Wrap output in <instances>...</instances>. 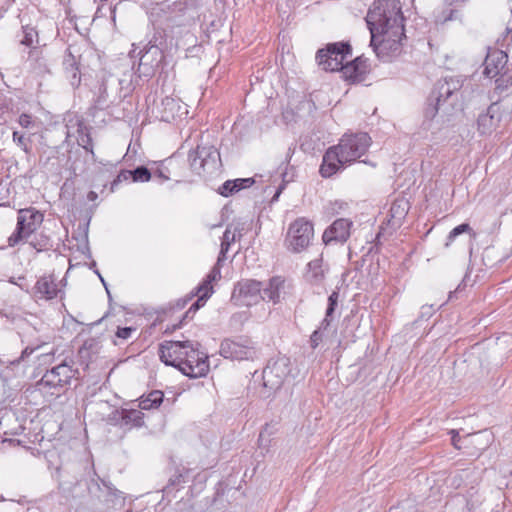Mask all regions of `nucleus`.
<instances>
[{"label": "nucleus", "mask_w": 512, "mask_h": 512, "mask_svg": "<svg viewBox=\"0 0 512 512\" xmlns=\"http://www.w3.org/2000/svg\"><path fill=\"white\" fill-rule=\"evenodd\" d=\"M371 34L370 46L397 50L404 34V17L399 0H376L365 18Z\"/></svg>", "instance_id": "1"}, {"label": "nucleus", "mask_w": 512, "mask_h": 512, "mask_svg": "<svg viewBox=\"0 0 512 512\" xmlns=\"http://www.w3.org/2000/svg\"><path fill=\"white\" fill-rule=\"evenodd\" d=\"M371 145V137L365 133L345 134L337 145L331 146L323 155L319 172L329 178L341 168L351 165L361 158Z\"/></svg>", "instance_id": "2"}, {"label": "nucleus", "mask_w": 512, "mask_h": 512, "mask_svg": "<svg viewBox=\"0 0 512 512\" xmlns=\"http://www.w3.org/2000/svg\"><path fill=\"white\" fill-rule=\"evenodd\" d=\"M463 85L460 77H450L444 83H440L437 88L435 103L428 104L424 116L426 119L433 120L438 114L441 116L450 115L454 102L457 98V92Z\"/></svg>", "instance_id": "3"}, {"label": "nucleus", "mask_w": 512, "mask_h": 512, "mask_svg": "<svg viewBox=\"0 0 512 512\" xmlns=\"http://www.w3.org/2000/svg\"><path fill=\"white\" fill-rule=\"evenodd\" d=\"M352 50L349 43L336 42L327 44L325 48L316 53L318 65L325 71H339L344 66V61L351 56Z\"/></svg>", "instance_id": "4"}, {"label": "nucleus", "mask_w": 512, "mask_h": 512, "mask_svg": "<svg viewBox=\"0 0 512 512\" xmlns=\"http://www.w3.org/2000/svg\"><path fill=\"white\" fill-rule=\"evenodd\" d=\"M314 238L313 223L304 217L297 218L289 225L286 243L289 250L300 253L308 248Z\"/></svg>", "instance_id": "5"}, {"label": "nucleus", "mask_w": 512, "mask_h": 512, "mask_svg": "<svg viewBox=\"0 0 512 512\" xmlns=\"http://www.w3.org/2000/svg\"><path fill=\"white\" fill-rule=\"evenodd\" d=\"M290 373L289 359L280 357L275 361H271L263 370V388L265 391L262 393L264 397H269L272 393L281 388L285 379Z\"/></svg>", "instance_id": "6"}, {"label": "nucleus", "mask_w": 512, "mask_h": 512, "mask_svg": "<svg viewBox=\"0 0 512 512\" xmlns=\"http://www.w3.org/2000/svg\"><path fill=\"white\" fill-rule=\"evenodd\" d=\"M43 222V215L34 208L20 209L15 232L8 238L9 246L17 245L22 239L29 237Z\"/></svg>", "instance_id": "7"}, {"label": "nucleus", "mask_w": 512, "mask_h": 512, "mask_svg": "<svg viewBox=\"0 0 512 512\" xmlns=\"http://www.w3.org/2000/svg\"><path fill=\"white\" fill-rule=\"evenodd\" d=\"M220 354L224 358L237 361L254 360L258 357L254 343L250 339L242 337L235 340H223L220 345Z\"/></svg>", "instance_id": "8"}, {"label": "nucleus", "mask_w": 512, "mask_h": 512, "mask_svg": "<svg viewBox=\"0 0 512 512\" xmlns=\"http://www.w3.org/2000/svg\"><path fill=\"white\" fill-rule=\"evenodd\" d=\"M72 360H63L60 364L48 370L38 382L41 389L45 388H62L69 384L71 379L78 374V370L74 369Z\"/></svg>", "instance_id": "9"}, {"label": "nucleus", "mask_w": 512, "mask_h": 512, "mask_svg": "<svg viewBox=\"0 0 512 512\" xmlns=\"http://www.w3.org/2000/svg\"><path fill=\"white\" fill-rule=\"evenodd\" d=\"M197 346L198 343L191 341V347L187 348V356L181 366V372L190 378L205 376L209 370L207 355L200 352Z\"/></svg>", "instance_id": "10"}, {"label": "nucleus", "mask_w": 512, "mask_h": 512, "mask_svg": "<svg viewBox=\"0 0 512 512\" xmlns=\"http://www.w3.org/2000/svg\"><path fill=\"white\" fill-rule=\"evenodd\" d=\"M191 347V341H165L159 346V356L163 363L173 366L181 371L187 348Z\"/></svg>", "instance_id": "11"}, {"label": "nucleus", "mask_w": 512, "mask_h": 512, "mask_svg": "<svg viewBox=\"0 0 512 512\" xmlns=\"http://www.w3.org/2000/svg\"><path fill=\"white\" fill-rule=\"evenodd\" d=\"M122 83V80H116L112 77L103 79L94 98V107L104 110L109 108L110 105L121 101L122 96L118 94L117 86L122 85Z\"/></svg>", "instance_id": "12"}, {"label": "nucleus", "mask_w": 512, "mask_h": 512, "mask_svg": "<svg viewBox=\"0 0 512 512\" xmlns=\"http://www.w3.org/2000/svg\"><path fill=\"white\" fill-rule=\"evenodd\" d=\"M261 282L246 279L239 281L233 290L232 298H237L242 304L250 306L261 299Z\"/></svg>", "instance_id": "13"}, {"label": "nucleus", "mask_w": 512, "mask_h": 512, "mask_svg": "<svg viewBox=\"0 0 512 512\" xmlns=\"http://www.w3.org/2000/svg\"><path fill=\"white\" fill-rule=\"evenodd\" d=\"M352 221L339 218L335 220L323 233L322 240L325 245L344 243L350 237Z\"/></svg>", "instance_id": "14"}, {"label": "nucleus", "mask_w": 512, "mask_h": 512, "mask_svg": "<svg viewBox=\"0 0 512 512\" xmlns=\"http://www.w3.org/2000/svg\"><path fill=\"white\" fill-rule=\"evenodd\" d=\"M156 116L164 122L174 121L177 117L187 113L179 99L166 96L155 106Z\"/></svg>", "instance_id": "15"}, {"label": "nucleus", "mask_w": 512, "mask_h": 512, "mask_svg": "<svg viewBox=\"0 0 512 512\" xmlns=\"http://www.w3.org/2000/svg\"><path fill=\"white\" fill-rule=\"evenodd\" d=\"M341 71L347 80L362 82L369 71V65L366 58L357 57L353 61L344 64Z\"/></svg>", "instance_id": "16"}, {"label": "nucleus", "mask_w": 512, "mask_h": 512, "mask_svg": "<svg viewBox=\"0 0 512 512\" xmlns=\"http://www.w3.org/2000/svg\"><path fill=\"white\" fill-rule=\"evenodd\" d=\"M508 61V56L501 50L489 52L484 61V75L494 78L504 70Z\"/></svg>", "instance_id": "17"}, {"label": "nucleus", "mask_w": 512, "mask_h": 512, "mask_svg": "<svg viewBox=\"0 0 512 512\" xmlns=\"http://www.w3.org/2000/svg\"><path fill=\"white\" fill-rule=\"evenodd\" d=\"M500 121V107L497 103H492L485 113H481L477 119L478 130L481 134L491 133Z\"/></svg>", "instance_id": "18"}, {"label": "nucleus", "mask_w": 512, "mask_h": 512, "mask_svg": "<svg viewBox=\"0 0 512 512\" xmlns=\"http://www.w3.org/2000/svg\"><path fill=\"white\" fill-rule=\"evenodd\" d=\"M58 292L55 279L51 275L40 277L33 287L34 297L40 300H51L57 296Z\"/></svg>", "instance_id": "19"}, {"label": "nucleus", "mask_w": 512, "mask_h": 512, "mask_svg": "<svg viewBox=\"0 0 512 512\" xmlns=\"http://www.w3.org/2000/svg\"><path fill=\"white\" fill-rule=\"evenodd\" d=\"M140 61L138 65V69L136 71V74L139 78L145 77L150 78L154 75L155 67L158 66L159 61H156V63H146V59L150 56H160V59L162 58V52L161 50L155 46L151 45L148 48H145V51H140Z\"/></svg>", "instance_id": "20"}, {"label": "nucleus", "mask_w": 512, "mask_h": 512, "mask_svg": "<svg viewBox=\"0 0 512 512\" xmlns=\"http://www.w3.org/2000/svg\"><path fill=\"white\" fill-rule=\"evenodd\" d=\"M63 69L67 80L73 88H77L81 83L79 63L76 57L68 50L63 59Z\"/></svg>", "instance_id": "21"}, {"label": "nucleus", "mask_w": 512, "mask_h": 512, "mask_svg": "<svg viewBox=\"0 0 512 512\" xmlns=\"http://www.w3.org/2000/svg\"><path fill=\"white\" fill-rule=\"evenodd\" d=\"M285 281L279 276L272 277L266 287H262L261 299L278 303L284 289Z\"/></svg>", "instance_id": "22"}, {"label": "nucleus", "mask_w": 512, "mask_h": 512, "mask_svg": "<svg viewBox=\"0 0 512 512\" xmlns=\"http://www.w3.org/2000/svg\"><path fill=\"white\" fill-rule=\"evenodd\" d=\"M197 149L207 171L216 169L217 161L220 160L218 150L214 146H197Z\"/></svg>", "instance_id": "23"}, {"label": "nucleus", "mask_w": 512, "mask_h": 512, "mask_svg": "<svg viewBox=\"0 0 512 512\" xmlns=\"http://www.w3.org/2000/svg\"><path fill=\"white\" fill-rule=\"evenodd\" d=\"M326 270L322 257L316 258L307 264L306 277L311 283L318 284L323 281Z\"/></svg>", "instance_id": "24"}, {"label": "nucleus", "mask_w": 512, "mask_h": 512, "mask_svg": "<svg viewBox=\"0 0 512 512\" xmlns=\"http://www.w3.org/2000/svg\"><path fill=\"white\" fill-rule=\"evenodd\" d=\"M222 264L223 263L218 264V261L216 262L204 281L192 291V297H196V295L201 293L203 290L213 292L211 283L221 278L220 267Z\"/></svg>", "instance_id": "25"}, {"label": "nucleus", "mask_w": 512, "mask_h": 512, "mask_svg": "<svg viewBox=\"0 0 512 512\" xmlns=\"http://www.w3.org/2000/svg\"><path fill=\"white\" fill-rule=\"evenodd\" d=\"M464 233L469 235L471 242L474 241L477 237L476 232L471 228V226L468 223H462V224L456 226L455 228H453L449 232L444 246L446 248L449 247L459 235L464 234Z\"/></svg>", "instance_id": "26"}, {"label": "nucleus", "mask_w": 512, "mask_h": 512, "mask_svg": "<svg viewBox=\"0 0 512 512\" xmlns=\"http://www.w3.org/2000/svg\"><path fill=\"white\" fill-rule=\"evenodd\" d=\"M164 394L160 390L151 391L146 397H142L139 401V408L141 410H149L157 408L163 401Z\"/></svg>", "instance_id": "27"}, {"label": "nucleus", "mask_w": 512, "mask_h": 512, "mask_svg": "<svg viewBox=\"0 0 512 512\" xmlns=\"http://www.w3.org/2000/svg\"><path fill=\"white\" fill-rule=\"evenodd\" d=\"M237 240L239 239L236 237L235 233H232V228L227 226L222 237L218 264H221L226 260V253L229 251L231 244Z\"/></svg>", "instance_id": "28"}, {"label": "nucleus", "mask_w": 512, "mask_h": 512, "mask_svg": "<svg viewBox=\"0 0 512 512\" xmlns=\"http://www.w3.org/2000/svg\"><path fill=\"white\" fill-rule=\"evenodd\" d=\"M121 415L122 421L125 424H131L133 426H141L143 424V413L141 409H124Z\"/></svg>", "instance_id": "29"}, {"label": "nucleus", "mask_w": 512, "mask_h": 512, "mask_svg": "<svg viewBox=\"0 0 512 512\" xmlns=\"http://www.w3.org/2000/svg\"><path fill=\"white\" fill-rule=\"evenodd\" d=\"M211 291L203 290L201 293L197 294L198 299L190 306L188 311L185 313L183 320L192 319L194 314L199 310L200 307L204 306L207 299L211 296Z\"/></svg>", "instance_id": "30"}, {"label": "nucleus", "mask_w": 512, "mask_h": 512, "mask_svg": "<svg viewBox=\"0 0 512 512\" xmlns=\"http://www.w3.org/2000/svg\"><path fill=\"white\" fill-rule=\"evenodd\" d=\"M211 291L203 290L201 293L197 294L198 299L190 306L188 311L185 313L183 320L192 319L194 314L199 310L200 307L204 306L207 299L211 296Z\"/></svg>", "instance_id": "31"}, {"label": "nucleus", "mask_w": 512, "mask_h": 512, "mask_svg": "<svg viewBox=\"0 0 512 512\" xmlns=\"http://www.w3.org/2000/svg\"><path fill=\"white\" fill-rule=\"evenodd\" d=\"M78 145L83 147L87 152H90L92 157H95V153L93 150V142L90 134L86 127L80 126L78 129V137H77Z\"/></svg>", "instance_id": "32"}, {"label": "nucleus", "mask_w": 512, "mask_h": 512, "mask_svg": "<svg viewBox=\"0 0 512 512\" xmlns=\"http://www.w3.org/2000/svg\"><path fill=\"white\" fill-rule=\"evenodd\" d=\"M199 156L200 155L198 154V149L196 148L195 150L189 152L188 160L191 170L197 175H202L203 173L207 172V169Z\"/></svg>", "instance_id": "33"}, {"label": "nucleus", "mask_w": 512, "mask_h": 512, "mask_svg": "<svg viewBox=\"0 0 512 512\" xmlns=\"http://www.w3.org/2000/svg\"><path fill=\"white\" fill-rule=\"evenodd\" d=\"M338 299H339V292H337V291H333L330 294V296L328 297V306L326 309L325 318L321 322L322 328H327L330 325L329 318L332 316V314L335 311V308L338 304Z\"/></svg>", "instance_id": "34"}, {"label": "nucleus", "mask_w": 512, "mask_h": 512, "mask_svg": "<svg viewBox=\"0 0 512 512\" xmlns=\"http://www.w3.org/2000/svg\"><path fill=\"white\" fill-rule=\"evenodd\" d=\"M133 182H147L151 179L152 174L145 166H139L131 170Z\"/></svg>", "instance_id": "35"}, {"label": "nucleus", "mask_w": 512, "mask_h": 512, "mask_svg": "<svg viewBox=\"0 0 512 512\" xmlns=\"http://www.w3.org/2000/svg\"><path fill=\"white\" fill-rule=\"evenodd\" d=\"M23 38L21 40V44L32 47L35 40L38 38V33L33 27L25 26L23 27Z\"/></svg>", "instance_id": "36"}, {"label": "nucleus", "mask_w": 512, "mask_h": 512, "mask_svg": "<svg viewBox=\"0 0 512 512\" xmlns=\"http://www.w3.org/2000/svg\"><path fill=\"white\" fill-rule=\"evenodd\" d=\"M458 18V11L454 9L443 10L440 14L436 15V23L444 24L447 21H452Z\"/></svg>", "instance_id": "37"}, {"label": "nucleus", "mask_w": 512, "mask_h": 512, "mask_svg": "<svg viewBox=\"0 0 512 512\" xmlns=\"http://www.w3.org/2000/svg\"><path fill=\"white\" fill-rule=\"evenodd\" d=\"M231 181L234 182V184H232L234 193L239 192L242 189L249 188L255 182L253 178H238Z\"/></svg>", "instance_id": "38"}, {"label": "nucleus", "mask_w": 512, "mask_h": 512, "mask_svg": "<svg viewBox=\"0 0 512 512\" xmlns=\"http://www.w3.org/2000/svg\"><path fill=\"white\" fill-rule=\"evenodd\" d=\"M13 141L26 153L31 152V147L28 145L29 139L25 138L24 135L17 131L13 132Z\"/></svg>", "instance_id": "39"}, {"label": "nucleus", "mask_w": 512, "mask_h": 512, "mask_svg": "<svg viewBox=\"0 0 512 512\" xmlns=\"http://www.w3.org/2000/svg\"><path fill=\"white\" fill-rule=\"evenodd\" d=\"M132 179V173H131V170H122L118 176L116 177V179L113 180V182L111 183V191H114L115 187L123 182V181H128Z\"/></svg>", "instance_id": "40"}, {"label": "nucleus", "mask_w": 512, "mask_h": 512, "mask_svg": "<svg viewBox=\"0 0 512 512\" xmlns=\"http://www.w3.org/2000/svg\"><path fill=\"white\" fill-rule=\"evenodd\" d=\"M135 331L136 329L133 327H119L116 331V337L122 340H127Z\"/></svg>", "instance_id": "41"}, {"label": "nucleus", "mask_w": 512, "mask_h": 512, "mask_svg": "<svg viewBox=\"0 0 512 512\" xmlns=\"http://www.w3.org/2000/svg\"><path fill=\"white\" fill-rule=\"evenodd\" d=\"M232 184H234V182H232L231 180L225 181L219 188V193L224 197L233 195L234 192L232 189Z\"/></svg>", "instance_id": "42"}, {"label": "nucleus", "mask_w": 512, "mask_h": 512, "mask_svg": "<svg viewBox=\"0 0 512 512\" xmlns=\"http://www.w3.org/2000/svg\"><path fill=\"white\" fill-rule=\"evenodd\" d=\"M247 320V316L245 312H238L231 316L230 325L235 326L237 324L242 325L244 321Z\"/></svg>", "instance_id": "43"}, {"label": "nucleus", "mask_w": 512, "mask_h": 512, "mask_svg": "<svg viewBox=\"0 0 512 512\" xmlns=\"http://www.w3.org/2000/svg\"><path fill=\"white\" fill-rule=\"evenodd\" d=\"M321 329L323 328L320 326V328L315 330L310 337V345L313 349H315L322 341Z\"/></svg>", "instance_id": "44"}, {"label": "nucleus", "mask_w": 512, "mask_h": 512, "mask_svg": "<svg viewBox=\"0 0 512 512\" xmlns=\"http://www.w3.org/2000/svg\"><path fill=\"white\" fill-rule=\"evenodd\" d=\"M228 227L232 228V233H235L236 237L240 240L241 237L243 236V232L245 230L244 223H241V222L231 223L228 225Z\"/></svg>", "instance_id": "45"}, {"label": "nucleus", "mask_w": 512, "mask_h": 512, "mask_svg": "<svg viewBox=\"0 0 512 512\" xmlns=\"http://www.w3.org/2000/svg\"><path fill=\"white\" fill-rule=\"evenodd\" d=\"M346 206H347V203L340 201V200H336L334 202H330L329 210L331 211V213L335 214V213H339Z\"/></svg>", "instance_id": "46"}, {"label": "nucleus", "mask_w": 512, "mask_h": 512, "mask_svg": "<svg viewBox=\"0 0 512 512\" xmlns=\"http://www.w3.org/2000/svg\"><path fill=\"white\" fill-rule=\"evenodd\" d=\"M154 176L159 178L161 182L163 181H166V180H169L170 179V176H169V171L166 167L162 166V167H159L155 172H154Z\"/></svg>", "instance_id": "47"}, {"label": "nucleus", "mask_w": 512, "mask_h": 512, "mask_svg": "<svg viewBox=\"0 0 512 512\" xmlns=\"http://www.w3.org/2000/svg\"><path fill=\"white\" fill-rule=\"evenodd\" d=\"M19 124L24 128H29L32 125V118L30 115L23 113L19 116Z\"/></svg>", "instance_id": "48"}, {"label": "nucleus", "mask_w": 512, "mask_h": 512, "mask_svg": "<svg viewBox=\"0 0 512 512\" xmlns=\"http://www.w3.org/2000/svg\"><path fill=\"white\" fill-rule=\"evenodd\" d=\"M449 434L451 435V442H452V445L456 448V449H461V446L459 445V442L461 440V437L459 435V432L457 430H451L449 432Z\"/></svg>", "instance_id": "49"}, {"label": "nucleus", "mask_w": 512, "mask_h": 512, "mask_svg": "<svg viewBox=\"0 0 512 512\" xmlns=\"http://www.w3.org/2000/svg\"><path fill=\"white\" fill-rule=\"evenodd\" d=\"M182 482H185V476L183 473L179 472L178 474L174 475L169 479V485L176 486L181 484Z\"/></svg>", "instance_id": "50"}, {"label": "nucleus", "mask_w": 512, "mask_h": 512, "mask_svg": "<svg viewBox=\"0 0 512 512\" xmlns=\"http://www.w3.org/2000/svg\"><path fill=\"white\" fill-rule=\"evenodd\" d=\"M193 298H194V297H192V292H191V293H190L188 296H186L185 298L177 300V302H176V306H177V308H179V309L184 308V307L187 305V303H188L189 301H191Z\"/></svg>", "instance_id": "51"}, {"label": "nucleus", "mask_w": 512, "mask_h": 512, "mask_svg": "<svg viewBox=\"0 0 512 512\" xmlns=\"http://www.w3.org/2000/svg\"><path fill=\"white\" fill-rule=\"evenodd\" d=\"M41 345H37L36 347H29L27 346L23 351H22V354H21V358L22 359H25L27 357H29L35 350H37L38 348H40Z\"/></svg>", "instance_id": "52"}, {"label": "nucleus", "mask_w": 512, "mask_h": 512, "mask_svg": "<svg viewBox=\"0 0 512 512\" xmlns=\"http://www.w3.org/2000/svg\"><path fill=\"white\" fill-rule=\"evenodd\" d=\"M400 208V205L397 203H394L390 209V212L392 214V217H395V215L398 213V209Z\"/></svg>", "instance_id": "53"}, {"label": "nucleus", "mask_w": 512, "mask_h": 512, "mask_svg": "<svg viewBox=\"0 0 512 512\" xmlns=\"http://www.w3.org/2000/svg\"><path fill=\"white\" fill-rule=\"evenodd\" d=\"M98 198V195L96 192L94 191H90L88 194H87V199L89 201H95L96 199Z\"/></svg>", "instance_id": "54"}, {"label": "nucleus", "mask_w": 512, "mask_h": 512, "mask_svg": "<svg viewBox=\"0 0 512 512\" xmlns=\"http://www.w3.org/2000/svg\"><path fill=\"white\" fill-rule=\"evenodd\" d=\"M95 273L99 276V278H100L101 282H102V283H103V285L105 286V289H106V292H107L108 296L110 297V292H109V290H108V287H107V285H106V282H105L104 278L101 276V274L99 273V271H98V270H96V271H95Z\"/></svg>", "instance_id": "55"}, {"label": "nucleus", "mask_w": 512, "mask_h": 512, "mask_svg": "<svg viewBox=\"0 0 512 512\" xmlns=\"http://www.w3.org/2000/svg\"><path fill=\"white\" fill-rule=\"evenodd\" d=\"M158 56H150L149 58L146 59V63H156V61H158L156 58Z\"/></svg>", "instance_id": "56"}, {"label": "nucleus", "mask_w": 512, "mask_h": 512, "mask_svg": "<svg viewBox=\"0 0 512 512\" xmlns=\"http://www.w3.org/2000/svg\"><path fill=\"white\" fill-rule=\"evenodd\" d=\"M263 439H264V431H262L259 435V442L262 443Z\"/></svg>", "instance_id": "57"}, {"label": "nucleus", "mask_w": 512, "mask_h": 512, "mask_svg": "<svg viewBox=\"0 0 512 512\" xmlns=\"http://www.w3.org/2000/svg\"><path fill=\"white\" fill-rule=\"evenodd\" d=\"M403 215H404V209L401 210V213H400L399 217L401 218V217H403Z\"/></svg>", "instance_id": "58"}, {"label": "nucleus", "mask_w": 512, "mask_h": 512, "mask_svg": "<svg viewBox=\"0 0 512 512\" xmlns=\"http://www.w3.org/2000/svg\"><path fill=\"white\" fill-rule=\"evenodd\" d=\"M279 193H280V191H278V192L275 194L274 199H276V198L279 196Z\"/></svg>", "instance_id": "59"}]
</instances>
